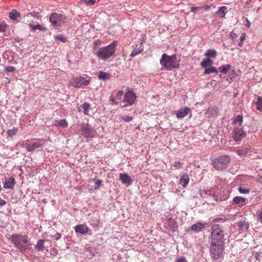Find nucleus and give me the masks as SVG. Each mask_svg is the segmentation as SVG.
I'll list each match as a JSON object with an SVG mask.
<instances>
[{
	"instance_id": "nucleus-36",
	"label": "nucleus",
	"mask_w": 262,
	"mask_h": 262,
	"mask_svg": "<svg viewBox=\"0 0 262 262\" xmlns=\"http://www.w3.org/2000/svg\"><path fill=\"white\" fill-rule=\"evenodd\" d=\"M256 109L262 112V97L258 96L256 102Z\"/></svg>"
},
{
	"instance_id": "nucleus-32",
	"label": "nucleus",
	"mask_w": 262,
	"mask_h": 262,
	"mask_svg": "<svg viewBox=\"0 0 262 262\" xmlns=\"http://www.w3.org/2000/svg\"><path fill=\"white\" fill-rule=\"evenodd\" d=\"M211 73L217 74V69L214 67L210 66V67L205 69L204 74H210Z\"/></svg>"
},
{
	"instance_id": "nucleus-16",
	"label": "nucleus",
	"mask_w": 262,
	"mask_h": 262,
	"mask_svg": "<svg viewBox=\"0 0 262 262\" xmlns=\"http://www.w3.org/2000/svg\"><path fill=\"white\" fill-rule=\"evenodd\" d=\"M75 231L77 233L81 234H86L89 231V228L85 224H81L77 225L74 228Z\"/></svg>"
},
{
	"instance_id": "nucleus-44",
	"label": "nucleus",
	"mask_w": 262,
	"mask_h": 262,
	"mask_svg": "<svg viewBox=\"0 0 262 262\" xmlns=\"http://www.w3.org/2000/svg\"><path fill=\"white\" fill-rule=\"evenodd\" d=\"M17 132V128L14 127L13 129H9L7 131V134L10 137L14 136Z\"/></svg>"
},
{
	"instance_id": "nucleus-46",
	"label": "nucleus",
	"mask_w": 262,
	"mask_h": 262,
	"mask_svg": "<svg viewBox=\"0 0 262 262\" xmlns=\"http://www.w3.org/2000/svg\"><path fill=\"white\" fill-rule=\"evenodd\" d=\"M110 101L111 105H118L119 104L118 101L113 96L110 97Z\"/></svg>"
},
{
	"instance_id": "nucleus-53",
	"label": "nucleus",
	"mask_w": 262,
	"mask_h": 262,
	"mask_svg": "<svg viewBox=\"0 0 262 262\" xmlns=\"http://www.w3.org/2000/svg\"><path fill=\"white\" fill-rule=\"evenodd\" d=\"M53 237L56 241H58L61 238V236L60 233H57L53 236Z\"/></svg>"
},
{
	"instance_id": "nucleus-20",
	"label": "nucleus",
	"mask_w": 262,
	"mask_h": 262,
	"mask_svg": "<svg viewBox=\"0 0 262 262\" xmlns=\"http://www.w3.org/2000/svg\"><path fill=\"white\" fill-rule=\"evenodd\" d=\"M189 181V176L187 174L184 173L182 175L179 180V184L181 185L183 188L186 187Z\"/></svg>"
},
{
	"instance_id": "nucleus-14",
	"label": "nucleus",
	"mask_w": 262,
	"mask_h": 262,
	"mask_svg": "<svg viewBox=\"0 0 262 262\" xmlns=\"http://www.w3.org/2000/svg\"><path fill=\"white\" fill-rule=\"evenodd\" d=\"M189 113H191L190 109L188 107L185 106L182 107L179 110H178L176 115L178 119H182L186 117Z\"/></svg>"
},
{
	"instance_id": "nucleus-3",
	"label": "nucleus",
	"mask_w": 262,
	"mask_h": 262,
	"mask_svg": "<svg viewBox=\"0 0 262 262\" xmlns=\"http://www.w3.org/2000/svg\"><path fill=\"white\" fill-rule=\"evenodd\" d=\"M160 64L168 71H172L179 67V61L175 55L169 56L166 54H163L160 61Z\"/></svg>"
},
{
	"instance_id": "nucleus-19",
	"label": "nucleus",
	"mask_w": 262,
	"mask_h": 262,
	"mask_svg": "<svg viewBox=\"0 0 262 262\" xmlns=\"http://www.w3.org/2000/svg\"><path fill=\"white\" fill-rule=\"evenodd\" d=\"M48 240L41 239H39L35 246L36 250L38 252H42L46 249V248L44 245V243L47 242Z\"/></svg>"
},
{
	"instance_id": "nucleus-28",
	"label": "nucleus",
	"mask_w": 262,
	"mask_h": 262,
	"mask_svg": "<svg viewBox=\"0 0 262 262\" xmlns=\"http://www.w3.org/2000/svg\"><path fill=\"white\" fill-rule=\"evenodd\" d=\"M205 55L209 59L215 58L217 55V52L214 49H209L207 51Z\"/></svg>"
},
{
	"instance_id": "nucleus-10",
	"label": "nucleus",
	"mask_w": 262,
	"mask_h": 262,
	"mask_svg": "<svg viewBox=\"0 0 262 262\" xmlns=\"http://www.w3.org/2000/svg\"><path fill=\"white\" fill-rule=\"evenodd\" d=\"M81 135L86 138H93L95 135V131L88 124H84L81 128Z\"/></svg>"
},
{
	"instance_id": "nucleus-13",
	"label": "nucleus",
	"mask_w": 262,
	"mask_h": 262,
	"mask_svg": "<svg viewBox=\"0 0 262 262\" xmlns=\"http://www.w3.org/2000/svg\"><path fill=\"white\" fill-rule=\"evenodd\" d=\"M15 183V180L13 177H5L3 182L4 187L7 189H12L14 187Z\"/></svg>"
},
{
	"instance_id": "nucleus-58",
	"label": "nucleus",
	"mask_w": 262,
	"mask_h": 262,
	"mask_svg": "<svg viewBox=\"0 0 262 262\" xmlns=\"http://www.w3.org/2000/svg\"><path fill=\"white\" fill-rule=\"evenodd\" d=\"M237 37V34L235 33L232 32L230 34V37L231 38H234Z\"/></svg>"
},
{
	"instance_id": "nucleus-25",
	"label": "nucleus",
	"mask_w": 262,
	"mask_h": 262,
	"mask_svg": "<svg viewBox=\"0 0 262 262\" xmlns=\"http://www.w3.org/2000/svg\"><path fill=\"white\" fill-rule=\"evenodd\" d=\"M227 12V8L226 6H222L216 12L217 16L221 18L225 17Z\"/></svg>"
},
{
	"instance_id": "nucleus-34",
	"label": "nucleus",
	"mask_w": 262,
	"mask_h": 262,
	"mask_svg": "<svg viewBox=\"0 0 262 262\" xmlns=\"http://www.w3.org/2000/svg\"><path fill=\"white\" fill-rule=\"evenodd\" d=\"M249 151L248 147H243L236 151V152L240 156H244Z\"/></svg>"
},
{
	"instance_id": "nucleus-27",
	"label": "nucleus",
	"mask_w": 262,
	"mask_h": 262,
	"mask_svg": "<svg viewBox=\"0 0 262 262\" xmlns=\"http://www.w3.org/2000/svg\"><path fill=\"white\" fill-rule=\"evenodd\" d=\"M215 189L214 188H209L207 189H204L201 191L202 196H205V195H211L212 194L213 196L215 198L216 195L214 194V190Z\"/></svg>"
},
{
	"instance_id": "nucleus-1",
	"label": "nucleus",
	"mask_w": 262,
	"mask_h": 262,
	"mask_svg": "<svg viewBox=\"0 0 262 262\" xmlns=\"http://www.w3.org/2000/svg\"><path fill=\"white\" fill-rule=\"evenodd\" d=\"M11 242L14 247L23 253H27L31 248V243L25 235L14 233L11 235Z\"/></svg>"
},
{
	"instance_id": "nucleus-52",
	"label": "nucleus",
	"mask_w": 262,
	"mask_h": 262,
	"mask_svg": "<svg viewBox=\"0 0 262 262\" xmlns=\"http://www.w3.org/2000/svg\"><path fill=\"white\" fill-rule=\"evenodd\" d=\"M6 71L8 72H14L15 71V68L12 66H8L6 68Z\"/></svg>"
},
{
	"instance_id": "nucleus-8",
	"label": "nucleus",
	"mask_w": 262,
	"mask_h": 262,
	"mask_svg": "<svg viewBox=\"0 0 262 262\" xmlns=\"http://www.w3.org/2000/svg\"><path fill=\"white\" fill-rule=\"evenodd\" d=\"M224 249V244L210 242V254L212 258L218 259L222 256Z\"/></svg>"
},
{
	"instance_id": "nucleus-57",
	"label": "nucleus",
	"mask_w": 262,
	"mask_h": 262,
	"mask_svg": "<svg viewBox=\"0 0 262 262\" xmlns=\"http://www.w3.org/2000/svg\"><path fill=\"white\" fill-rule=\"evenodd\" d=\"M258 218L259 220L262 223V210L258 214Z\"/></svg>"
},
{
	"instance_id": "nucleus-50",
	"label": "nucleus",
	"mask_w": 262,
	"mask_h": 262,
	"mask_svg": "<svg viewBox=\"0 0 262 262\" xmlns=\"http://www.w3.org/2000/svg\"><path fill=\"white\" fill-rule=\"evenodd\" d=\"M31 15V16L36 18V19H38L39 18V13L37 12H35V11H33V12H31L30 13H29L27 16H29V15Z\"/></svg>"
},
{
	"instance_id": "nucleus-31",
	"label": "nucleus",
	"mask_w": 262,
	"mask_h": 262,
	"mask_svg": "<svg viewBox=\"0 0 262 262\" xmlns=\"http://www.w3.org/2000/svg\"><path fill=\"white\" fill-rule=\"evenodd\" d=\"M243 117L242 115H237L233 120V123L234 124L238 125L239 127H240L243 123Z\"/></svg>"
},
{
	"instance_id": "nucleus-21",
	"label": "nucleus",
	"mask_w": 262,
	"mask_h": 262,
	"mask_svg": "<svg viewBox=\"0 0 262 262\" xmlns=\"http://www.w3.org/2000/svg\"><path fill=\"white\" fill-rule=\"evenodd\" d=\"M9 17L11 20L18 21L20 14L16 10L13 9L9 13Z\"/></svg>"
},
{
	"instance_id": "nucleus-55",
	"label": "nucleus",
	"mask_w": 262,
	"mask_h": 262,
	"mask_svg": "<svg viewBox=\"0 0 262 262\" xmlns=\"http://www.w3.org/2000/svg\"><path fill=\"white\" fill-rule=\"evenodd\" d=\"M6 204V202L0 198V206L5 205Z\"/></svg>"
},
{
	"instance_id": "nucleus-54",
	"label": "nucleus",
	"mask_w": 262,
	"mask_h": 262,
	"mask_svg": "<svg viewBox=\"0 0 262 262\" xmlns=\"http://www.w3.org/2000/svg\"><path fill=\"white\" fill-rule=\"evenodd\" d=\"M176 262H187V261L185 257H182L178 259Z\"/></svg>"
},
{
	"instance_id": "nucleus-23",
	"label": "nucleus",
	"mask_w": 262,
	"mask_h": 262,
	"mask_svg": "<svg viewBox=\"0 0 262 262\" xmlns=\"http://www.w3.org/2000/svg\"><path fill=\"white\" fill-rule=\"evenodd\" d=\"M97 77L99 79L105 81L110 78L111 75L109 73L100 71L97 73Z\"/></svg>"
},
{
	"instance_id": "nucleus-17",
	"label": "nucleus",
	"mask_w": 262,
	"mask_h": 262,
	"mask_svg": "<svg viewBox=\"0 0 262 262\" xmlns=\"http://www.w3.org/2000/svg\"><path fill=\"white\" fill-rule=\"evenodd\" d=\"M247 203L246 199L241 196H236L233 199L232 204L237 205L238 207H241L245 205Z\"/></svg>"
},
{
	"instance_id": "nucleus-59",
	"label": "nucleus",
	"mask_w": 262,
	"mask_h": 262,
	"mask_svg": "<svg viewBox=\"0 0 262 262\" xmlns=\"http://www.w3.org/2000/svg\"><path fill=\"white\" fill-rule=\"evenodd\" d=\"M197 9H198V7H192L190 9V11L191 12H195Z\"/></svg>"
},
{
	"instance_id": "nucleus-37",
	"label": "nucleus",
	"mask_w": 262,
	"mask_h": 262,
	"mask_svg": "<svg viewBox=\"0 0 262 262\" xmlns=\"http://www.w3.org/2000/svg\"><path fill=\"white\" fill-rule=\"evenodd\" d=\"M210 115L216 116L218 114V108L215 107H212L208 108V111Z\"/></svg>"
},
{
	"instance_id": "nucleus-26",
	"label": "nucleus",
	"mask_w": 262,
	"mask_h": 262,
	"mask_svg": "<svg viewBox=\"0 0 262 262\" xmlns=\"http://www.w3.org/2000/svg\"><path fill=\"white\" fill-rule=\"evenodd\" d=\"M213 61L211 60L209 58H206L204 59L201 62V66L203 68L206 69L210 66L213 64Z\"/></svg>"
},
{
	"instance_id": "nucleus-41",
	"label": "nucleus",
	"mask_w": 262,
	"mask_h": 262,
	"mask_svg": "<svg viewBox=\"0 0 262 262\" xmlns=\"http://www.w3.org/2000/svg\"><path fill=\"white\" fill-rule=\"evenodd\" d=\"M101 43V41L99 39L94 40L93 42V50H94V52H96L97 50L99 49L98 46H100Z\"/></svg>"
},
{
	"instance_id": "nucleus-48",
	"label": "nucleus",
	"mask_w": 262,
	"mask_h": 262,
	"mask_svg": "<svg viewBox=\"0 0 262 262\" xmlns=\"http://www.w3.org/2000/svg\"><path fill=\"white\" fill-rule=\"evenodd\" d=\"M102 181L100 180H96L95 182L94 189L97 190L99 188L100 186L102 185Z\"/></svg>"
},
{
	"instance_id": "nucleus-11",
	"label": "nucleus",
	"mask_w": 262,
	"mask_h": 262,
	"mask_svg": "<svg viewBox=\"0 0 262 262\" xmlns=\"http://www.w3.org/2000/svg\"><path fill=\"white\" fill-rule=\"evenodd\" d=\"M232 138L233 140L237 142L242 141L246 136L245 132L243 131L242 128L239 127H235L232 132Z\"/></svg>"
},
{
	"instance_id": "nucleus-6",
	"label": "nucleus",
	"mask_w": 262,
	"mask_h": 262,
	"mask_svg": "<svg viewBox=\"0 0 262 262\" xmlns=\"http://www.w3.org/2000/svg\"><path fill=\"white\" fill-rule=\"evenodd\" d=\"M49 21L54 29L59 30L67 21V18L61 13L54 12L50 15Z\"/></svg>"
},
{
	"instance_id": "nucleus-47",
	"label": "nucleus",
	"mask_w": 262,
	"mask_h": 262,
	"mask_svg": "<svg viewBox=\"0 0 262 262\" xmlns=\"http://www.w3.org/2000/svg\"><path fill=\"white\" fill-rule=\"evenodd\" d=\"M245 38H246V34L242 33V34L240 38H239V41L238 43V45L240 47H242L243 46L244 41L245 40Z\"/></svg>"
},
{
	"instance_id": "nucleus-35",
	"label": "nucleus",
	"mask_w": 262,
	"mask_h": 262,
	"mask_svg": "<svg viewBox=\"0 0 262 262\" xmlns=\"http://www.w3.org/2000/svg\"><path fill=\"white\" fill-rule=\"evenodd\" d=\"M29 27L31 30L35 31L36 30H38L40 31L43 30V28L42 26H40L39 24L37 25H33L32 24H29Z\"/></svg>"
},
{
	"instance_id": "nucleus-43",
	"label": "nucleus",
	"mask_w": 262,
	"mask_h": 262,
	"mask_svg": "<svg viewBox=\"0 0 262 262\" xmlns=\"http://www.w3.org/2000/svg\"><path fill=\"white\" fill-rule=\"evenodd\" d=\"M55 39L58 40L62 42H65L67 41V38L62 35V34H58L54 36Z\"/></svg>"
},
{
	"instance_id": "nucleus-4",
	"label": "nucleus",
	"mask_w": 262,
	"mask_h": 262,
	"mask_svg": "<svg viewBox=\"0 0 262 262\" xmlns=\"http://www.w3.org/2000/svg\"><path fill=\"white\" fill-rule=\"evenodd\" d=\"M231 161L230 156L228 155H223L212 161V165L213 168L217 171H223L226 169L229 166Z\"/></svg>"
},
{
	"instance_id": "nucleus-15",
	"label": "nucleus",
	"mask_w": 262,
	"mask_h": 262,
	"mask_svg": "<svg viewBox=\"0 0 262 262\" xmlns=\"http://www.w3.org/2000/svg\"><path fill=\"white\" fill-rule=\"evenodd\" d=\"M119 180L123 184L130 185L132 184V180L130 176L126 173H121L119 174Z\"/></svg>"
},
{
	"instance_id": "nucleus-45",
	"label": "nucleus",
	"mask_w": 262,
	"mask_h": 262,
	"mask_svg": "<svg viewBox=\"0 0 262 262\" xmlns=\"http://www.w3.org/2000/svg\"><path fill=\"white\" fill-rule=\"evenodd\" d=\"M183 163L180 162H176L171 165V166L176 169H180L182 168Z\"/></svg>"
},
{
	"instance_id": "nucleus-40",
	"label": "nucleus",
	"mask_w": 262,
	"mask_h": 262,
	"mask_svg": "<svg viewBox=\"0 0 262 262\" xmlns=\"http://www.w3.org/2000/svg\"><path fill=\"white\" fill-rule=\"evenodd\" d=\"M7 26V24L5 21L0 20V33H5Z\"/></svg>"
},
{
	"instance_id": "nucleus-33",
	"label": "nucleus",
	"mask_w": 262,
	"mask_h": 262,
	"mask_svg": "<svg viewBox=\"0 0 262 262\" xmlns=\"http://www.w3.org/2000/svg\"><path fill=\"white\" fill-rule=\"evenodd\" d=\"M81 108L83 110V113L85 115H88L90 110V104L88 102H84L81 105Z\"/></svg>"
},
{
	"instance_id": "nucleus-56",
	"label": "nucleus",
	"mask_w": 262,
	"mask_h": 262,
	"mask_svg": "<svg viewBox=\"0 0 262 262\" xmlns=\"http://www.w3.org/2000/svg\"><path fill=\"white\" fill-rule=\"evenodd\" d=\"M246 24H245V26L248 28H250L251 26L250 21L247 18H246Z\"/></svg>"
},
{
	"instance_id": "nucleus-5",
	"label": "nucleus",
	"mask_w": 262,
	"mask_h": 262,
	"mask_svg": "<svg viewBox=\"0 0 262 262\" xmlns=\"http://www.w3.org/2000/svg\"><path fill=\"white\" fill-rule=\"evenodd\" d=\"M211 230V243L224 244V232L219 225L215 224L212 225Z\"/></svg>"
},
{
	"instance_id": "nucleus-7",
	"label": "nucleus",
	"mask_w": 262,
	"mask_h": 262,
	"mask_svg": "<svg viewBox=\"0 0 262 262\" xmlns=\"http://www.w3.org/2000/svg\"><path fill=\"white\" fill-rule=\"evenodd\" d=\"M136 97V94L132 91L129 90L125 93L119 104L122 107L131 106L135 103Z\"/></svg>"
},
{
	"instance_id": "nucleus-38",
	"label": "nucleus",
	"mask_w": 262,
	"mask_h": 262,
	"mask_svg": "<svg viewBox=\"0 0 262 262\" xmlns=\"http://www.w3.org/2000/svg\"><path fill=\"white\" fill-rule=\"evenodd\" d=\"M125 93H124V91L123 90H119L117 91L115 98L117 99V100L119 101L121 100L122 99H123V96H124Z\"/></svg>"
},
{
	"instance_id": "nucleus-12",
	"label": "nucleus",
	"mask_w": 262,
	"mask_h": 262,
	"mask_svg": "<svg viewBox=\"0 0 262 262\" xmlns=\"http://www.w3.org/2000/svg\"><path fill=\"white\" fill-rule=\"evenodd\" d=\"M43 145V143L41 141H37L29 143L26 147L27 151L31 152L38 148H41Z\"/></svg>"
},
{
	"instance_id": "nucleus-39",
	"label": "nucleus",
	"mask_w": 262,
	"mask_h": 262,
	"mask_svg": "<svg viewBox=\"0 0 262 262\" xmlns=\"http://www.w3.org/2000/svg\"><path fill=\"white\" fill-rule=\"evenodd\" d=\"M85 250L86 251L89 252L92 256H94L95 255L96 249L95 248L87 245L85 247Z\"/></svg>"
},
{
	"instance_id": "nucleus-49",
	"label": "nucleus",
	"mask_w": 262,
	"mask_h": 262,
	"mask_svg": "<svg viewBox=\"0 0 262 262\" xmlns=\"http://www.w3.org/2000/svg\"><path fill=\"white\" fill-rule=\"evenodd\" d=\"M121 119L124 122H127L132 121L133 119V117L127 115L122 116Z\"/></svg>"
},
{
	"instance_id": "nucleus-24",
	"label": "nucleus",
	"mask_w": 262,
	"mask_h": 262,
	"mask_svg": "<svg viewBox=\"0 0 262 262\" xmlns=\"http://www.w3.org/2000/svg\"><path fill=\"white\" fill-rule=\"evenodd\" d=\"M143 51V46L142 43H141L139 45V47L138 48V46H136L135 49L132 52L130 56L132 57L136 56V55L140 54Z\"/></svg>"
},
{
	"instance_id": "nucleus-29",
	"label": "nucleus",
	"mask_w": 262,
	"mask_h": 262,
	"mask_svg": "<svg viewBox=\"0 0 262 262\" xmlns=\"http://www.w3.org/2000/svg\"><path fill=\"white\" fill-rule=\"evenodd\" d=\"M231 67L230 64H225L219 67L218 69L221 73L227 74L230 71Z\"/></svg>"
},
{
	"instance_id": "nucleus-2",
	"label": "nucleus",
	"mask_w": 262,
	"mask_h": 262,
	"mask_svg": "<svg viewBox=\"0 0 262 262\" xmlns=\"http://www.w3.org/2000/svg\"><path fill=\"white\" fill-rule=\"evenodd\" d=\"M117 43L116 41H113L105 47L99 48L94 53L99 59L104 61L115 54Z\"/></svg>"
},
{
	"instance_id": "nucleus-18",
	"label": "nucleus",
	"mask_w": 262,
	"mask_h": 262,
	"mask_svg": "<svg viewBox=\"0 0 262 262\" xmlns=\"http://www.w3.org/2000/svg\"><path fill=\"white\" fill-rule=\"evenodd\" d=\"M237 225L241 232H246L249 228V223L245 221H239L237 223Z\"/></svg>"
},
{
	"instance_id": "nucleus-60",
	"label": "nucleus",
	"mask_w": 262,
	"mask_h": 262,
	"mask_svg": "<svg viewBox=\"0 0 262 262\" xmlns=\"http://www.w3.org/2000/svg\"><path fill=\"white\" fill-rule=\"evenodd\" d=\"M214 221H216V222H218V221H226L225 218H217L214 220Z\"/></svg>"
},
{
	"instance_id": "nucleus-30",
	"label": "nucleus",
	"mask_w": 262,
	"mask_h": 262,
	"mask_svg": "<svg viewBox=\"0 0 262 262\" xmlns=\"http://www.w3.org/2000/svg\"><path fill=\"white\" fill-rule=\"evenodd\" d=\"M55 125L62 128H66L68 127V123L66 119H61L56 120Z\"/></svg>"
},
{
	"instance_id": "nucleus-51",
	"label": "nucleus",
	"mask_w": 262,
	"mask_h": 262,
	"mask_svg": "<svg viewBox=\"0 0 262 262\" xmlns=\"http://www.w3.org/2000/svg\"><path fill=\"white\" fill-rule=\"evenodd\" d=\"M83 2L87 5H93L95 4L96 1L95 0H84Z\"/></svg>"
},
{
	"instance_id": "nucleus-42",
	"label": "nucleus",
	"mask_w": 262,
	"mask_h": 262,
	"mask_svg": "<svg viewBox=\"0 0 262 262\" xmlns=\"http://www.w3.org/2000/svg\"><path fill=\"white\" fill-rule=\"evenodd\" d=\"M238 190L242 194H247L250 192L249 189L246 188L244 186L241 185L239 186Z\"/></svg>"
},
{
	"instance_id": "nucleus-22",
	"label": "nucleus",
	"mask_w": 262,
	"mask_h": 262,
	"mask_svg": "<svg viewBox=\"0 0 262 262\" xmlns=\"http://www.w3.org/2000/svg\"><path fill=\"white\" fill-rule=\"evenodd\" d=\"M205 227L204 225L201 223H196V224L193 225L191 227V230L194 231V232H199Z\"/></svg>"
},
{
	"instance_id": "nucleus-9",
	"label": "nucleus",
	"mask_w": 262,
	"mask_h": 262,
	"mask_svg": "<svg viewBox=\"0 0 262 262\" xmlns=\"http://www.w3.org/2000/svg\"><path fill=\"white\" fill-rule=\"evenodd\" d=\"M90 80L82 76L73 77L69 81V84L74 88H80L88 85Z\"/></svg>"
}]
</instances>
